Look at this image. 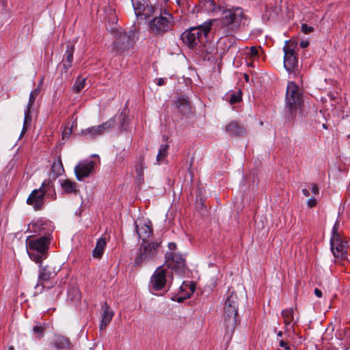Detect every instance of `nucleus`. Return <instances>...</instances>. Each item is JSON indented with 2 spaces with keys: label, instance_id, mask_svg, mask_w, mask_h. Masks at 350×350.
<instances>
[{
  "label": "nucleus",
  "instance_id": "f8f14e48",
  "mask_svg": "<svg viewBox=\"0 0 350 350\" xmlns=\"http://www.w3.org/2000/svg\"><path fill=\"white\" fill-rule=\"evenodd\" d=\"M28 230L30 232L38 234L40 237L53 238L52 233L54 230V227L51 222L39 219L30 223L28 226Z\"/></svg>",
  "mask_w": 350,
  "mask_h": 350
},
{
  "label": "nucleus",
  "instance_id": "de8ad7c7",
  "mask_svg": "<svg viewBox=\"0 0 350 350\" xmlns=\"http://www.w3.org/2000/svg\"><path fill=\"white\" fill-rule=\"evenodd\" d=\"M314 294H315V295H316L317 297H319V298H320V297H322V296H323V293H322V291H321L320 289H319V288H315V289H314Z\"/></svg>",
  "mask_w": 350,
  "mask_h": 350
},
{
  "label": "nucleus",
  "instance_id": "4468645a",
  "mask_svg": "<svg viewBox=\"0 0 350 350\" xmlns=\"http://www.w3.org/2000/svg\"><path fill=\"white\" fill-rule=\"evenodd\" d=\"M135 232L143 242L152 234L153 228L151 221L147 218H137L135 222Z\"/></svg>",
  "mask_w": 350,
  "mask_h": 350
},
{
  "label": "nucleus",
  "instance_id": "473e14b6",
  "mask_svg": "<svg viewBox=\"0 0 350 350\" xmlns=\"http://www.w3.org/2000/svg\"><path fill=\"white\" fill-rule=\"evenodd\" d=\"M52 172L55 176H58L64 172L63 165L61 159L59 157L57 160L54 161L52 167Z\"/></svg>",
  "mask_w": 350,
  "mask_h": 350
},
{
  "label": "nucleus",
  "instance_id": "4be33fe9",
  "mask_svg": "<svg viewBox=\"0 0 350 350\" xmlns=\"http://www.w3.org/2000/svg\"><path fill=\"white\" fill-rule=\"evenodd\" d=\"M282 316L284 319V323L285 324L287 330L293 329L296 324V321L294 319V310L293 308H286L282 311Z\"/></svg>",
  "mask_w": 350,
  "mask_h": 350
},
{
  "label": "nucleus",
  "instance_id": "3c124183",
  "mask_svg": "<svg viewBox=\"0 0 350 350\" xmlns=\"http://www.w3.org/2000/svg\"><path fill=\"white\" fill-rule=\"evenodd\" d=\"M27 125L23 124V129L21 133V136L25 134L27 132Z\"/></svg>",
  "mask_w": 350,
  "mask_h": 350
},
{
  "label": "nucleus",
  "instance_id": "8fccbe9b",
  "mask_svg": "<svg viewBox=\"0 0 350 350\" xmlns=\"http://www.w3.org/2000/svg\"><path fill=\"white\" fill-rule=\"evenodd\" d=\"M250 51L253 55H256L258 54V50L254 46L251 47Z\"/></svg>",
  "mask_w": 350,
  "mask_h": 350
},
{
  "label": "nucleus",
  "instance_id": "79ce46f5",
  "mask_svg": "<svg viewBox=\"0 0 350 350\" xmlns=\"http://www.w3.org/2000/svg\"><path fill=\"white\" fill-rule=\"evenodd\" d=\"M317 200L314 198H309L307 200V206L308 208L314 207L317 205Z\"/></svg>",
  "mask_w": 350,
  "mask_h": 350
},
{
  "label": "nucleus",
  "instance_id": "c85d7f7f",
  "mask_svg": "<svg viewBox=\"0 0 350 350\" xmlns=\"http://www.w3.org/2000/svg\"><path fill=\"white\" fill-rule=\"evenodd\" d=\"M131 1L137 16L141 15L144 11L145 5L148 2V0H131Z\"/></svg>",
  "mask_w": 350,
  "mask_h": 350
},
{
  "label": "nucleus",
  "instance_id": "6ab92c4d",
  "mask_svg": "<svg viewBox=\"0 0 350 350\" xmlns=\"http://www.w3.org/2000/svg\"><path fill=\"white\" fill-rule=\"evenodd\" d=\"M176 106L183 116L185 117H189L192 114L191 107L188 99L184 96L178 97L176 102Z\"/></svg>",
  "mask_w": 350,
  "mask_h": 350
},
{
  "label": "nucleus",
  "instance_id": "393cba45",
  "mask_svg": "<svg viewBox=\"0 0 350 350\" xmlns=\"http://www.w3.org/2000/svg\"><path fill=\"white\" fill-rule=\"evenodd\" d=\"M49 328V323H40L38 321L35 322V325L32 327V332L35 334V337L37 339H41L44 335L45 331Z\"/></svg>",
  "mask_w": 350,
  "mask_h": 350
},
{
  "label": "nucleus",
  "instance_id": "9d476101",
  "mask_svg": "<svg viewBox=\"0 0 350 350\" xmlns=\"http://www.w3.org/2000/svg\"><path fill=\"white\" fill-rule=\"evenodd\" d=\"M302 96L299 88L295 82H289L286 92V105L293 113L296 111L302 104Z\"/></svg>",
  "mask_w": 350,
  "mask_h": 350
},
{
  "label": "nucleus",
  "instance_id": "864d4df0",
  "mask_svg": "<svg viewBox=\"0 0 350 350\" xmlns=\"http://www.w3.org/2000/svg\"><path fill=\"white\" fill-rule=\"evenodd\" d=\"M164 83H165L164 79L162 78H160V79H159L157 84H158V85L161 86V85H163L164 84Z\"/></svg>",
  "mask_w": 350,
  "mask_h": 350
},
{
  "label": "nucleus",
  "instance_id": "bf43d9fd",
  "mask_svg": "<svg viewBox=\"0 0 350 350\" xmlns=\"http://www.w3.org/2000/svg\"><path fill=\"white\" fill-rule=\"evenodd\" d=\"M183 300V298L179 297V298H178V302H180V301H182Z\"/></svg>",
  "mask_w": 350,
  "mask_h": 350
},
{
  "label": "nucleus",
  "instance_id": "a211bd4d",
  "mask_svg": "<svg viewBox=\"0 0 350 350\" xmlns=\"http://www.w3.org/2000/svg\"><path fill=\"white\" fill-rule=\"evenodd\" d=\"M51 344L57 350H70L72 348L70 339L61 334H55Z\"/></svg>",
  "mask_w": 350,
  "mask_h": 350
},
{
  "label": "nucleus",
  "instance_id": "5fc2aeb1",
  "mask_svg": "<svg viewBox=\"0 0 350 350\" xmlns=\"http://www.w3.org/2000/svg\"><path fill=\"white\" fill-rule=\"evenodd\" d=\"M277 336L278 337H281L282 336V331L278 332L277 334Z\"/></svg>",
  "mask_w": 350,
  "mask_h": 350
},
{
  "label": "nucleus",
  "instance_id": "13d9d810",
  "mask_svg": "<svg viewBox=\"0 0 350 350\" xmlns=\"http://www.w3.org/2000/svg\"><path fill=\"white\" fill-rule=\"evenodd\" d=\"M245 79L246 81H248L249 80V76L248 75H245Z\"/></svg>",
  "mask_w": 350,
  "mask_h": 350
},
{
  "label": "nucleus",
  "instance_id": "9b49d317",
  "mask_svg": "<svg viewBox=\"0 0 350 350\" xmlns=\"http://www.w3.org/2000/svg\"><path fill=\"white\" fill-rule=\"evenodd\" d=\"M165 258L168 268L174 270L179 275L185 273L186 262L182 254L176 252H167Z\"/></svg>",
  "mask_w": 350,
  "mask_h": 350
},
{
  "label": "nucleus",
  "instance_id": "c9c22d12",
  "mask_svg": "<svg viewBox=\"0 0 350 350\" xmlns=\"http://www.w3.org/2000/svg\"><path fill=\"white\" fill-rule=\"evenodd\" d=\"M118 120L120 122V129L121 131L126 129V124L128 123V116L126 113V111L124 110L121 112L120 115L118 116Z\"/></svg>",
  "mask_w": 350,
  "mask_h": 350
},
{
  "label": "nucleus",
  "instance_id": "b1692460",
  "mask_svg": "<svg viewBox=\"0 0 350 350\" xmlns=\"http://www.w3.org/2000/svg\"><path fill=\"white\" fill-rule=\"evenodd\" d=\"M42 190L44 197H51L52 200L56 199L55 186L51 180H45L39 188Z\"/></svg>",
  "mask_w": 350,
  "mask_h": 350
},
{
  "label": "nucleus",
  "instance_id": "4d7b16f0",
  "mask_svg": "<svg viewBox=\"0 0 350 350\" xmlns=\"http://www.w3.org/2000/svg\"><path fill=\"white\" fill-rule=\"evenodd\" d=\"M194 285H192L191 287V293H193L194 292Z\"/></svg>",
  "mask_w": 350,
  "mask_h": 350
},
{
  "label": "nucleus",
  "instance_id": "ddd939ff",
  "mask_svg": "<svg viewBox=\"0 0 350 350\" xmlns=\"http://www.w3.org/2000/svg\"><path fill=\"white\" fill-rule=\"evenodd\" d=\"M171 273L163 266L159 267L154 272L150 282V288L152 291L162 290L167 282V277Z\"/></svg>",
  "mask_w": 350,
  "mask_h": 350
},
{
  "label": "nucleus",
  "instance_id": "6e6552de",
  "mask_svg": "<svg viewBox=\"0 0 350 350\" xmlns=\"http://www.w3.org/2000/svg\"><path fill=\"white\" fill-rule=\"evenodd\" d=\"M297 43L293 40H286L283 47L284 67L288 73H292L298 66V57L295 51Z\"/></svg>",
  "mask_w": 350,
  "mask_h": 350
},
{
  "label": "nucleus",
  "instance_id": "2f4dec72",
  "mask_svg": "<svg viewBox=\"0 0 350 350\" xmlns=\"http://www.w3.org/2000/svg\"><path fill=\"white\" fill-rule=\"evenodd\" d=\"M116 122V118L112 117L105 122L98 125L102 134H104L105 132H109L114 126Z\"/></svg>",
  "mask_w": 350,
  "mask_h": 350
},
{
  "label": "nucleus",
  "instance_id": "423d86ee",
  "mask_svg": "<svg viewBox=\"0 0 350 350\" xmlns=\"http://www.w3.org/2000/svg\"><path fill=\"white\" fill-rule=\"evenodd\" d=\"M160 243L158 242L142 241L134 259V266L141 267L152 260L157 255Z\"/></svg>",
  "mask_w": 350,
  "mask_h": 350
},
{
  "label": "nucleus",
  "instance_id": "1a4fd4ad",
  "mask_svg": "<svg viewBox=\"0 0 350 350\" xmlns=\"http://www.w3.org/2000/svg\"><path fill=\"white\" fill-rule=\"evenodd\" d=\"M172 15L168 16H156L149 21V29L151 33L155 36H163L170 31L174 22Z\"/></svg>",
  "mask_w": 350,
  "mask_h": 350
},
{
  "label": "nucleus",
  "instance_id": "f3484780",
  "mask_svg": "<svg viewBox=\"0 0 350 350\" xmlns=\"http://www.w3.org/2000/svg\"><path fill=\"white\" fill-rule=\"evenodd\" d=\"M347 243L344 242L341 237L330 239L331 250L334 256L341 259H346L347 256Z\"/></svg>",
  "mask_w": 350,
  "mask_h": 350
},
{
  "label": "nucleus",
  "instance_id": "58836bf2",
  "mask_svg": "<svg viewBox=\"0 0 350 350\" xmlns=\"http://www.w3.org/2000/svg\"><path fill=\"white\" fill-rule=\"evenodd\" d=\"M241 100V91H239L238 94H232L230 95V98L229 102L231 105L237 103Z\"/></svg>",
  "mask_w": 350,
  "mask_h": 350
},
{
  "label": "nucleus",
  "instance_id": "412c9836",
  "mask_svg": "<svg viewBox=\"0 0 350 350\" xmlns=\"http://www.w3.org/2000/svg\"><path fill=\"white\" fill-rule=\"evenodd\" d=\"M74 51V45L71 44L66 46V49L62 60V66L65 72H66L72 66Z\"/></svg>",
  "mask_w": 350,
  "mask_h": 350
},
{
  "label": "nucleus",
  "instance_id": "2eb2a0df",
  "mask_svg": "<svg viewBox=\"0 0 350 350\" xmlns=\"http://www.w3.org/2000/svg\"><path fill=\"white\" fill-rule=\"evenodd\" d=\"M96 162L92 160H85L79 162L75 167V174L79 181L88 177L94 171Z\"/></svg>",
  "mask_w": 350,
  "mask_h": 350
},
{
  "label": "nucleus",
  "instance_id": "6e6d98bb",
  "mask_svg": "<svg viewBox=\"0 0 350 350\" xmlns=\"http://www.w3.org/2000/svg\"><path fill=\"white\" fill-rule=\"evenodd\" d=\"M176 3L178 5H180V4H181V0H176Z\"/></svg>",
  "mask_w": 350,
  "mask_h": 350
},
{
  "label": "nucleus",
  "instance_id": "7c9ffc66",
  "mask_svg": "<svg viewBox=\"0 0 350 350\" xmlns=\"http://www.w3.org/2000/svg\"><path fill=\"white\" fill-rule=\"evenodd\" d=\"M170 146L167 144H161L159 147L158 154L157 155V161L158 163H161L165 159L168 154Z\"/></svg>",
  "mask_w": 350,
  "mask_h": 350
},
{
  "label": "nucleus",
  "instance_id": "c756f323",
  "mask_svg": "<svg viewBox=\"0 0 350 350\" xmlns=\"http://www.w3.org/2000/svg\"><path fill=\"white\" fill-rule=\"evenodd\" d=\"M81 292L78 288H70L68 291V298L73 303H78L81 300Z\"/></svg>",
  "mask_w": 350,
  "mask_h": 350
},
{
  "label": "nucleus",
  "instance_id": "c03bdc74",
  "mask_svg": "<svg viewBox=\"0 0 350 350\" xmlns=\"http://www.w3.org/2000/svg\"><path fill=\"white\" fill-rule=\"evenodd\" d=\"M279 345H280V347H283L286 350H291V347L283 340H280Z\"/></svg>",
  "mask_w": 350,
  "mask_h": 350
},
{
  "label": "nucleus",
  "instance_id": "7ed1b4c3",
  "mask_svg": "<svg viewBox=\"0 0 350 350\" xmlns=\"http://www.w3.org/2000/svg\"><path fill=\"white\" fill-rule=\"evenodd\" d=\"M53 238L28 237L26 239L27 252L29 258L41 264L48 257L49 245Z\"/></svg>",
  "mask_w": 350,
  "mask_h": 350
},
{
  "label": "nucleus",
  "instance_id": "603ef678",
  "mask_svg": "<svg viewBox=\"0 0 350 350\" xmlns=\"http://www.w3.org/2000/svg\"><path fill=\"white\" fill-rule=\"evenodd\" d=\"M302 193L303 194L306 196V197H308L310 196V193H309V191L307 189H302Z\"/></svg>",
  "mask_w": 350,
  "mask_h": 350
},
{
  "label": "nucleus",
  "instance_id": "f704fd0d",
  "mask_svg": "<svg viewBox=\"0 0 350 350\" xmlns=\"http://www.w3.org/2000/svg\"><path fill=\"white\" fill-rule=\"evenodd\" d=\"M157 8L149 3V1L145 5L144 11L141 15H144L145 18L152 16L156 11Z\"/></svg>",
  "mask_w": 350,
  "mask_h": 350
},
{
  "label": "nucleus",
  "instance_id": "ea45409f",
  "mask_svg": "<svg viewBox=\"0 0 350 350\" xmlns=\"http://www.w3.org/2000/svg\"><path fill=\"white\" fill-rule=\"evenodd\" d=\"M31 107H27L25 110V117H24V122H23V124H25V125H27L31 121Z\"/></svg>",
  "mask_w": 350,
  "mask_h": 350
},
{
  "label": "nucleus",
  "instance_id": "a18cd8bd",
  "mask_svg": "<svg viewBox=\"0 0 350 350\" xmlns=\"http://www.w3.org/2000/svg\"><path fill=\"white\" fill-rule=\"evenodd\" d=\"M312 193L314 195H317L319 193V189L317 184H312Z\"/></svg>",
  "mask_w": 350,
  "mask_h": 350
},
{
  "label": "nucleus",
  "instance_id": "49530a36",
  "mask_svg": "<svg viewBox=\"0 0 350 350\" xmlns=\"http://www.w3.org/2000/svg\"><path fill=\"white\" fill-rule=\"evenodd\" d=\"M168 248L170 250V252H174L176 249V244L174 242H170L168 243Z\"/></svg>",
  "mask_w": 350,
  "mask_h": 350
},
{
  "label": "nucleus",
  "instance_id": "09e8293b",
  "mask_svg": "<svg viewBox=\"0 0 350 350\" xmlns=\"http://www.w3.org/2000/svg\"><path fill=\"white\" fill-rule=\"evenodd\" d=\"M309 44V42L308 40H302L300 42V46L301 48H306Z\"/></svg>",
  "mask_w": 350,
  "mask_h": 350
},
{
  "label": "nucleus",
  "instance_id": "052dcab7",
  "mask_svg": "<svg viewBox=\"0 0 350 350\" xmlns=\"http://www.w3.org/2000/svg\"><path fill=\"white\" fill-rule=\"evenodd\" d=\"M200 204H201L202 206H203V202H200Z\"/></svg>",
  "mask_w": 350,
  "mask_h": 350
},
{
  "label": "nucleus",
  "instance_id": "72a5a7b5",
  "mask_svg": "<svg viewBox=\"0 0 350 350\" xmlns=\"http://www.w3.org/2000/svg\"><path fill=\"white\" fill-rule=\"evenodd\" d=\"M86 83V79L79 77L75 80V82L72 86V90L75 92L79 93L81 90L84 88Z\"/></svg>",
  "mask_w": 350,
  "mask_h": 350
},
{
  "label": "nucleus",
  "instance_id": "bb28decb",
  "mask_svg": "<svg viewBox=\"0 0 350 350\" xmlns=\"http://www.w3.org/2000/svg\"><path fill=\"white\" fill-rule=\"evenodd\" d=\"M106 244L107 242L105 238H100L97 240L96 246L92 251L94 258H100L102 257Z\"/></svg>",
  "mask_w": 350,
  "mask_h": 350
},
{
  "label": "nucleus",
  "instance_id": "a19ab883",
  "mask_svg": "<svg viewBox=\"0 0 350 350\" xmlns=\"http://www.w3.org/2000/svg\"><path fill=\"white\" fill-rule=\"evenodd\" d=\"M301 31L304 33L307 34V33L312 32L314 31V28L312 27H311V26L308 25L306 23H303L301 25Z\"/></svg>",
  "mask_w": 350,
  "mask_h": 350
},
{
  "label": "nucleus",
  "instance_id": "dca6fc26",
  "mask_svg": "<svg viewBox=\"0 0 350 350\" xmlns=\"http://www.w3.org/2000/svg\"><path fill=\"white\" fill-rule=\"evenodd\" d=\"M27 204L32 206L35 211L42 210L44 204L42 190L40 189L33 190L27 199Z\"/></svg>",
  "mask_w": 350,
  "mask_h": 350
},
{
  "label": "nucleus",
  "instance_id": "4c0bfd02",
  "mask_svg": "<svg viewBox=\"0 0 350 350\" xmlns=\"http://www.w3.org/2000/svg\"><path fill=\"white\" fill-rule=\"evenodd\" d=\"M339 226H340V221L338 219H337L332 228L331 239H338V238L341 237L340 235L338 232Z\"/></svg>",
  "mask_w": 350,
  "mask_h": 350
},
{
  "label": "nucleus",
  "instance_id": "39448f33",
  "mask_svg": "<svg viewBox=\"0 0 350 350\" xmlns=\"http://www.w3.org/2000/svg\"><path fill=\"white\" fill-rule=\"evenodd\" d=\"M211 23L201 26L191 27L185 30L180 36L183 42L189 49L195 48L198 43L203 42L210 31Z\"/></svg>",
  "mask_w": 350,
  "mask_h": 350
},
{
  "label": "nucleus",
  "instance_id": "aec40b11",
  "mask_svg": "<svg viewBox=\"0 0 350 350\" xmlns=\"http://www.w3.org/2000/svg\"><path fill=\"white\" fill-rule=\"evenodd\" d=\"M226 131L233 136H244L247 133L245 129L237 121H232L227 124Z\"/></svg>",
  "mask_w": 350,
  "mask_h": 350
},
{
  "label": "nucleus",
  "instance_id": "20e7f679",
  "mask_svg": "<svg viewBox=\"0 0 350 350\" xmlns=\"http://www.w3.org/2000/svg\"><path fill=\"white\" fill-rule=\"evenodd\" d=\"M137 40L136 29L133 27L128 31L118 30L115 35V40L111 45V50L116 55L132 47Z\"/></svg>",
  "mask_w": 350,
  "mask_h": 350
},
{
  "label": "nucleus",
  "instance_id": "5701e85b",
  "mask_svg": "<svg viewBox=\"0 0 350 350\" xmlns=\"http://www.w3.org/2000/svg\"><path fill=\"white\" fill-rule=\"evenodd\" d=\"M102 320L100 325V329H105L109 323L111 322L113 316V312L109 310V306L105 303L102 306Z\"/></svg>",
  "mask_w": 350,
  "mask_h": 350
},
{
  "label": "nucleus",
  "instance_id": "f257e3e1",
  "mask_svg": "<svg viewBox=\"0 0 350 350\" xmlns=\"http://www.w3.org/2000/svg\"><path fill=\"white\" fill-rule=\"evenodd\" d=\"M204 8L214 15L221 14V25L230 29H237L247 20V16L241 7L232 6L224 8L217 5L215 0H200Z\"/></svg>",
  "mask_w": 350,
  "mask_h": 350
},
{
  "label": "nucleus",
  "instance_id": "cd10ccee",
  "mask_svg": "<svg viewBox=\"0 0 350 350\" xmlns=\"http://www.w3.org/2000/svg\"><path fill=\"white\" fill-rule=\"evenodd\" d=\"M60 185L66 193H76L77 192V183L68 179L60 180Z\"/></svg>",
  "mask_w": 350,
  "mask_h": 350
},
{
  "label": "nucleus",
  "instance_id": "e2e57ef3",
  "mask_svg": "<svg viewBox=\"0 0 350 350\" xmlns=\"http://www.w3.org/2000/svg\"><path fill=\"white\" fill-rule=\"evenodd\" d=\"M12 349H13V347H10V350H12Z\"/></svg>",
  "mask_w": 350,
  "mask_h": 350
},
{
  "label": "nucleus",
  "instance_id": "a878e982",
  "mask_svg": "<svg viewBox=\"0 0 350 350\" xmlns=\"http://www.w3.org/2000/svg\"><path fill=\"white\" fill-rule=\"evenodd\" d=\"M81 134L87 139H95L98 136L103 135L98 126H92L86 129L82 130Z\"/></svg>",
  "mask_w": 350,
  "mask_h": 350
},
{
  "label": "nucleus",
  "instance_id": "e433bc0d",
  "mask_svg": "<svg viewBox=\"0 0 350 350\" xmlns=\"http://www.w3.org/2000/svg\"><path fill=\"white\" fill-rule=\"evenodd\" d=\"M40 90L39 88H37L31 92L29 98L28 104H27V107L32 108V107L34 104V102L36 100V98L38 96V95L40 94Z\"/></svg>",
  "mask_w": 350,
  "mask_h": 350
},
{
  "label": "nucleus",
  "instance_id": "0eeeda50",
  "mask_svg": "<svg viewBox=\"0 0 350 350\" xmlns=\"http://www.w3.org/2000/svg\"><path fill=\"white\" fill-rule=\"evenodd\" d=\"M60 268L53 265H40L38 283L35 286L37 292L41 293L44 288H51L54 284L46 285L45 283L54 278L59 271Z\"/></svg>",
  "mask_w": 350,
  "mask_h": 350
},
{
  "label": "nucleus",
  "instance_id": "680f3d73",
  "mask_svg": "<svg viewBox=\"0 0 350 350\" xmlns=\"http://www.w3.org/2000/svg\"><path fill=\"white\" fill-rule=\"evenodd\" d=\"M347 137H348V138H350V134L347 135Z\"/></svg>",
  "mask_w": 350,
  "mask_h": 350
},
{
  "label": "nucleus",
  "instance_id": "f03ea898",
  "mask_svg": "<svg viewBox=\"0 0 350 350\" xmlns=\"http://www.w3.org/2000/svg\"><path fill=\"white\" fill-rule=\"evenodd\" d=\"M239 299L237 294L233 291H228V295L224 307V325L226 332L225 336L230 338L237 325L238 316Z\"/></svg>",
  "mask_w": 350,
  "mask_h": 350
},
{
  "label": "nucleus",
  "instance_id": "37998d69",
  "mask_svg": "<svg viewBox=\"0 0 350 350\" xmlns=\"http://www.w3.org/2000/svg\"><path fill=\"white\" fill-rule=\"evenodd\" d=\"M72 133V129L69 127H66L64 129L62 132L63 138L68 137Z\"/></svg>",
  "mask_w": 350,
  "mask_h": 350
}]
</instances>
